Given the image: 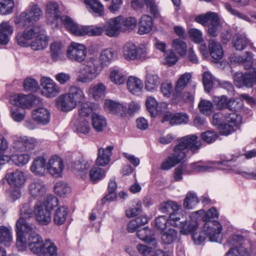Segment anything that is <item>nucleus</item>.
Listing matches in <instances>:
<instances>
[{
    "label": "nucleus",
    "mask_w": 256,
    "mask_h": 256,
    "mask_svg": "<svg viewBox=\"0 0 256 256\" xmlns=\"http://www.w3.org/2000/svg\"><path fill=\"white\" fill-rule=\"evenodd\" d=\"M116 58V53L112 48L102 50L100 52L98 60L95 56L88 58L76 72V80L83 84L91 82L98 76L102 69L108 66Z\"/></svg>",
    "instance_id": "f257e3e1"
},
{
    "label": "nucleus",
    "mask_w": 256,
    "mask_h": 256,
    "mask_svg": "<svg viewBox=\"0 0 256 256\" xmlns=\"http://www.w3.org/2000/svg\"><path fill=\"white\" fill-rule=\"evenodd\" d=\"M159 210L162 213H170V224L180 228L182 234H188L196 230V220H188L186 212L177 202L172 200L163 202L160 204Z\"/></svg>",
    "instance_id": "f03ea898"
},
{
    "label": "nucleus",
    "mask_w": 256,
    "mask_h": 256,
    "mask_svg": "<svg viewBox=\"0 0 256 256\" xmlns=\"http://www.w3.org/2000/svg\"><path fill=\"white\" fill-rule=\"evenodd\" d=\"M230 61L242 64L246 69L250 68L244 74L237 72L234 75V81L236 86L252 88L256 84V67H252L254 65L251 52H246L245 58L240 56H231Z\"/></svg>",
    "instance_id": "7ed1b4c3"
},
{
    "label": "nucleus",
    "mask_w": 256,
    "mask_h": 256,
    "mask_svg": "<svg viewBox=\"0 0 256 256\" xmlns=\"http://www.w3.org/2000/svg\"><path fill=\"white\" fill-rule=\"evenodd\" d=\"M60 22H62L66 28L75 36H82L86 34V26H78L66 16H60L58 4L55 2H51L49 4V23L52 28H57Z\"/></svg>",
    "instance_id": "20e7f679"
},
{
    "label": "nucleus",
    "mask_w": 256,
    "mask_h": 256,
    "mask_svg": "<svg viewBox=\"0 0 256 256\" xmlns=\"http://www.w3.org/2000/svg\"><path fill=\"white\" fill-rule=\"evenodd\" d=\"M222 226L218 221H208L206 222L203 226L202 230L199 234H194L192 236L193 240L196 244H200L204 242L206 237L212 242H220L221 241V232Z\"/></svg>",
    "instance_id": "39448f33"
},
{
    "label": "nucleus",
    "mask_w": 256,
    "mask_h": 256,
    "mask_svg": "<svg viewBox=\"0 0 256 256\" xmlns=\"http://www.w3.org/2000/svg\"><path fill=\"white\" fill-rule=\"evenodd\" d=\"M122 54L127 60L144 61L150 58L146 46H137L132 42H126L122 47Z\"/></svg>",
    "instance_id": "423d86ee"
},
{
    "label": "nucleus",
    "mask_w": 256,
    "mask_h": 256,
    "mask_svg": "<svg viewBox=\"0 0 256 256\" xmlns=\"http://www.w3.org/2000/svg\"><path fill=\"white\" fill-rule=\"evenodd\" d=\"M198 136L195 134L182 137L178 140V144L174 148L180 153H184L185 158L188 150H190L194 154L202 146V143L200 140H198Z\"/></svg>",
    "instance_id": "0eeeda50"
},
{
    "label": "nucleus",
    "mask_w": 256,
    "mask_h": 256,
    "mask_svg": "<svg viewBox=\"0 0 256 256\" xmlns=\"http://www.w3.org/2000/svg\"><path fill=\"white\" fill-rule=\"evenodd\" d=\"M29 234L28 243L30 251L40 256H48V247L46 246V244L43 241L42 237L34 232V230Z\"/></svg>",
    "instance_id": "6e6552de"
},
{
    "label": "nucleus",
    "mask_w": 256,
    "mask_h": 256,
    "mask_svg": "<svg viewBox=\"0 0 256 256\" xmlns=\"http://www.w3.org/2000/svg\"><path fill=\"white\" fill-rule=\"evenodd\" d=\"M87 49L86 46L81 44L72 42L66 50L67 58L72 62L82 63L87 60Z\"/></svg>",
    "instance_id": "1a4fd4ad"
},
{
    "label": "nucleus",
    "mask_w": 256,
    "mask_h": 256,
    "mask_svg": "<svg viewBox=\"0 0 256 256\" xmlns=\"http://www.w3.org/2000/svg\"><path fill=\"white\" fill-rule=\"evenodd\" d=\"M44 28L41 26L28 25L22 33H18L16 36L18 44L21 46H28L30 44L29 40L36 38L40 32L44 35Z\"/></svg>",
    "instance_id": "9d476101"
},
{
    "label": "nucleus",
    "mask_w": 256,
    "mask_h": 256,
    "mask_svg": "<svg viewBox=\"0 0 256 256\" xmlns=\"http://www.w3.org/2000/svg\"><path fill=\"white\" fill-rule=\"evenodd\" d=\"M226 122L221 123L218 128L221 134L228 136L235 131L242 122V117L234 112L226 114L224 117Z\"/></svg>",
    "instance_id": "9b49d317"
},
{
    "label": "nucleus",
    "mask_w": 256,
    "mask_h": 256,
    "mask_svg": "<svg viewBox=\"0 0 256 256\" xmlns=\"http://www.w3.org/2000/svg\"><path fill=\"white\" fill-rule=\"evenodd\" d=\"M244 237L241 235H234L228 240V243L234 246L230 248L225 256H249L252 252L251 249H247L242 244Z\"/></svg>",
    "instance_id": "f8f14e48"
},
{
    "label": "nucleus",
    "mask_w": 256,
    "mask_h": 256,
    "mask_svg": "<svg viewBox=\"0 0 256 256\" xmlns=\"http://www.w3.org/2000/svg\"><path fill=\"white\" fill-rule=\"evenodd\" d=\"M38 100L33 95L22 94L12 95L10 98V102L14 106L24 110L30 108Z\"/></svg>",
    "instance_id": "ddd939ff"
},
{
    "label": "nucleus",
    "mask_w": 256,
    "mask_h": 256,
    "mask_svg": "<svg viewBox=\"0 0 256 256\" xmlns=\"http://www.w3.org/2000/svg\"><path fill=\"white\" fill-rule=\"evenodd\" d=\"M36 220L42 224L46 225L48 222V198L43 201L38 200L34 207Z\"/></svg>",
    "instance_id": "4468645a"
},
{
    "label": "nucleus",
    "mask_w": 256,
    "mask_h": 256,
    "mask_svg": "<svg viewBox=\"0 0 256 256\" xmlns=\"http://www.w3.org/2000/svg\"><path fill=\"white\" fill-rule=\"evenodd\" d=\"M144 1L148 12L154 18H158L160 16V12L155 0H132L131 6L134 10H140L144 6Z\"/></svg>",
    "instance_id": "2eb2a0df"
},
{
    "label": "nucleus",
    "mask_w": 256,
    "mask_h": 256,
    "mask_svg": "<svg viewBox=\"0 0 256 256\" xmlns=\"http://www.w3.org/2000/svg\"><path fill=\"white\" fill-rule=\"evenodd\" d=\"M120 16H116L109 19L103 25L104 32L109 37H116L121 32Z\"/></svg>",
    "instance_id": "dca6fc26"
},
{
    "label": "nucleus",
    "mask_w": 256,
    "mask_h": 256,
    "mask_svg": "<svg viewBox=\"0 0 256 256\" xmlns=\"http://www.w3.org/2000/svg\"><path fill=\"white\" fill-rule=\"evenodd\" d=\"M230 160H228V161ZM226 162V161H210L206 162H202V161H199L191 164L190 166L196 172H204L211 171L214 168H220V165H224Z\"/></svg>",
    "instance_id": "f3484780"
},
{
    "label": "nucleus",
    "mask_w": 256,
    "mask_h": 256,
    "mask_svg": "<svg viewBox=\"0 0 256 256\" xmlns=\"http://www.w3.org/2000/svg\"><path fill=\"white\" fill-rule=\"evenodd\" d=\"M184 158V154L182 152L180 153L174 148V153L164 160L161 164L160 168L164 170H170L180 162Z\"/></svg>",
    "instance_id": "a211bd4d"
},
{
    "label": "nucleus",
    "mask_w": 256,
    "mask_h": 256,
    "mask_svg": "<svg viewBox=\"0 0 256 256\" xmlns=\"http://www.w3.org/2000/svg\"><path fill=\"white\" fill-rule=\"evenodd\" d=\"M20 216L16 222L20 220L22 228H24V229L26 230H33L34 226L30 224L27 220L32 216V210L30 208L28 204H22L20 208Z\"/></svg>",
    "instance_id": "6ab92c4d"
},
{
    "label": "nucleus",
    "mask_w": 256,
    "mask_h": 256,
    "mask_svg": "<svg viewBox=\"0 0 256 256\" xmlns=\"http://www.w3.org/2000/svg\"><path fill=\"white\" fill-rule=\"evenodd\" d=\"M42 11L36 6H33L28 9L26 12L21 15L25 26L27 24L38 21L42 16Z\"/></svg>",
    "instance_id": "aec40b11"
},
{
    "label": "nucleus",
    "mask_w": 256,
    "mask_h": 256,
    "mask_svg": "<svg viewBox=\"0 0 256 256\" xmlns=\"http://www.w3.org/2000/svg\"><path fill=\"white\" fill-rule=\"evenodd\" d=\"M30 194L35 198L44 196L47 192L46 184L39 179L32 182L28 186Z\"/></svg>",
    "instance_id": "412c9836"
},
{
    "label": "nucleus",
    "mask_w": 256,
    "mask_h": 256,
    "mask_svg": "<svg viewBox=\"0 0 256 256\" xmlns=\"http://www.w3.org/2000/svg\"><path fill=\"white\" fill-rule=\"evenodd\" d=\"M30 170L35 175L39 176H44L48 170L46 158L42 156L36 158L33 160Z\"/></svg>",
    "instance_id": "4be33fe9"
},
{
    "label": "nucleus",
    "mask_w": 256,
    "mask_h": 256,
    "mask_svg": "<svg viewBox=\"0 0 256 256\" xmlns=\"http://www.w3.org/2000/svg\"><path fill=\"white\" fill-rule=\"evenodd\" d=\"M56 106L64 112H68L75 108L68 93L62 94L56 99Z\"/></svg>",
    "instance_id": "5701e85b"
},
{
    "label": "nucleus",
    "mask_w": 256,
    "mask_h": 256,
    "mask_svg": "<svg viewBox=\"0 0 256 256\" xmlns=\"http://www.w3.org/2000/svg\"><path fill=\"white\" fill-rule=\"evenodd\" d=\"M67 93L75 108L78 104L86 101V96L83 90L78 86H70Z\"/></svg>",
    "instance_id": "b1692460"
},
{
    "label": "nucleus",
    "mask_w": 256,
    "mask_h": 256,
    "mask_svg": "<svg viewBox=\"0 0 256 256\" xmlns=\"http://www.w3.org/2000/svg\"><path fill=\"white\" fill-rule=\"evenodd\" d=\"M113 149L114 146H109L106 148H98V158L96 160V164L101 166L107 165L110 160Z\"/></svg>",
    "instance_id": "393cba45"
},
{
    "label": "nucleus",
    "mask_w": 256,
    "mask_h": 256,
    "mask_svg": "<svg viewBox=\"0 0 256 256\" xmlns=\"http://www.w3.org/2000/svg\"><path fill=\"white\" fill-rule=\"evenodd\" d=\"M20 220L18 222H16L17 240L16 246L18 250L20 251H24L26 248V238L25 236V233L32 232V230H26L24 228L22 227Z\"/></svg>",
    "instance_id": "a878e982"
},
{
    "label": "nucleus",
    "mask_w": 256,
    "mask_h": 256,
    "mask_svg": "<svg viewBox=\"0 0 256 256\" xmlns=\"http://www.w3.org/2000/svg\"><path fill=\"white\" fill-rule=\"evenodd\" d=\"M5 177L8 184L12 186L18 188L21 186L26 181V177L24 172L18 170L7 174Z\"/></svg>",
    "instance_id": "bb28decb"
},
{
    "label": "nucleus",
    "mask_w": 256,
    "mask_h": 256,
    "mask_svg": "<svg viewBox=\"0 0 256 256\" xmlns=\"http://www.w3.org/2000/svg\"><path fill=\"white\" fill-rule=\"evenodd\" d=\"M136 235L140 240L148 243L154 248L157 246L156 240L152 232V231L147 227L137 230Z\"/></svg>",
    "instance_id": "cd10ccee"
},
{
    "label": "nucleus",
    "mask_w": 256,
    "mask_h": 256,
    "mask_svg": "<svg viewBox=\"0 0 256 256\" xmlns=\"http://www.w3.org/2000/svg\"><path fill=\"white\" fill-rule=\"evenodd\" d=\"M106 88L102 82L91 84L88 90V94L96 100H102L104 96Z\"/></svg>",
    "instance_id": "c85d7f7f"
},
{
    "label": "nucleus",
    "mask_w": 256,
    "mask_h": 256,
    "mask_svg": "<svg viewBox=\"0 0 256 256\" xmlns=\"http://www.w3.org/2000/svg\"><path fill=\"white\" fill-rule=\"evenodd\" d=\"M64 48V44L61 40H55L50 44V56L54 61L56 62L62 59Z\"/></svg>",
    "instance_id": "c756f323"
},
{
    "label": "nucleus",
    "mask_w": 256,
    "mask_h": 256,
    "mask_svg": "<svg viewBox=\"0 0 256 256\" xmlns=\"http://www.w3.org/2000/svg\"><path fill=\"white\" fill-rule=\"evenodd\" d=\"M198 214L204 215L202 218L203 220L207 222L208 221H212L210 219L218 218V214L216 210L214 208H212L210 209L206 213L203 210H198L194 212H193L191 215L189 216V220L191 222L192 220H195L196 222V219L198 218ZM198 227V224H196Z\"/></svg>",
    "instance_id": "7c9ffc66"
},
{
    "label": "nucleus",
    "mask_w": 256,
    "mask_h": 256,
    "mask_svg": "<svg viewBox=\"0 0 256 256\" xmlns=\"http://www.w3.org/2000/svg\"><path fill=\"white\" fill-rule=\"evenodd\" d=\"M127 88L128 91L133 94H140L143 88V82L139 78L130 76L126 82Z\"/></svg>",
    "instance_id": "2f4dec72"
},
{
    "label": "nucleus",
    "mask_w": 256,
    "mask_h": 256,
    "mask_svg": "<svg viewBox=\"0 0 256 256\" xmlns=\"http://www.w3.org/2000/svg\"><path fill=\"white\" fill-rule=\"evenodd\" d=\"M153 20L151 16L148 14H144L138 22V33L144 34L150 32L153 28Z\"/></svg>",
    "instance_id": "473e14b6"
},
{
    "label": "nucleus",
    "mask_w": 256,
    "mask_h": 256,
    "mask_svg": "<svg viewBox=\"0 0 256 256\" xmlns=\"http://www.w3.org/2000/svg\"><path fill=\"white\" fill-rule=\"evenodd\" d=\"M91 164V162L80 159L73 162L72 164V167L74 170L78 172V174L82 178H85L88 176V170L90 168Z\"/></svg>",
    "instance_id": "72a5a7b5"
},
{
    "label": "nucleus",
    "mask_w": 256,
    "mask_h": 256,
    "mask_svg": "<svg viewBox=\"0 0 256 256\" xmlns=\"http://www.w3.org/2000/svg\"><path fill=\"white\" fill-rule=\"evenodd\" d=\"M179 234L178 232L174 228H169L162 232L161 239L164 244H171L179 240Z\"/></svg>",
    "instance_id": "f704fd0d"
},
{
    "label": "nucleus",
    "mask_w": 256,
    "mask_h": 256,
    "mask_svg": "<svg viewBox=\"0 0 256 256\" xmlns=\"http://www.w3.org/2000/svg\"><path fill=\"white\" fill-rule=\"evenodd\" d=\"M208 50L210 56L214 60H218L223 56L224 52L221 45L214 40H209Z\"/></svg>",
    "instance_id": "c9c22d12"
},
{
    "label": "nucleus",
    "mask_w": 256,
    "mask_h": 256,
    "mask_svg": "<svg viewBox=\"0 0 256 256\" xmlns=\"http://www.w3.org/2000/svg\"><path fill=\"white\" fill-rule=\"evenodd\" d=\"M160 83V80L158 75L148 74L145 78V89L148 92H154L158 88Z\"/></svg>",
    "instance_id": "e433bc0d"
},
{
    "label": "nucleus",
    "mask_w": 256,
    "mask_h": 256,
    "mask_svg": "<svg viewBox=\"0 0 256 256\" xmlns=\"http://www.w3.org/2000/svg\"><path fill=\"white\" fill-rule=\"evenodd\" d=\"M13 32V28L8 22H2L0 24V44H6L9 41V36Z\"/></svg>",
    "instance_id": "4c0bfd02"
},
{
    "label": "nucleus",
    "mask_w": 256,
    "mask_h": 256,
    "mask_svg": "<svg viewBox=\"0 0 256 256\" xmlns=\"http://www.w3.org/2000/svg\"><path fill=\"white\" fill-rule=\"evenodd\" d=\"M89 11L94 16H102L104 12L103 5L97 0H84Z\"/></svg>",
    "instance_id": "58836bf2"
},
{
    "label": "nucleus",
    "mask_w": 256,
    "mask_h": 256,
    "mask_svg": "<svg viewBox=\"0 0 256 256\" xmlns=\"http://www.w3.org/2000/svg\"><path fill=\"white\" fill-rule=\"evenodd\" d=\"M92 126L97 132H102L106 126V118L98 113L93 112L92 114Z\"/></svg>",
    "instance_id": "ea45409f"
},
{
    "label": "nucleus",
    "mask_w": 256,
    "mask_h": 256,
    "mask_svg": "<svg viewBox=\"0 0 256 256\" xmlns=\"http://www.w3.org/2000/svg\"><path fill=\"white\" fill-rule=\"evenodd\" d=\"M192 78V74L190 72H186L180 75L176 81L174 90L179 94L187 86Z\"/></svg>",
    "instance_id": "a19ab883"
},
{
    "label": "nucleus",
    "mask_w": 256,
    "mask_h": 256,
    "mask_svg": "<svg viewBox=\"0 0 256 256\" xmlns=\"http://www.w3.org/2000/svg\"><path fill=\"white\" fill-rule=\"evenodd\" d=\"M44 35H41L40 32L35 38L36 39L32 42L30 46L34 50H41L45 48L47 46V37L46 30L44 29Z\"/></svg>",
    "instance_id": "79ce46f5"
},
{
    "label": "nucleus",
    "mask_w": 256,
    "mask_h": 256,
    "mask_svg": "<svg viewBox=\"0 0 256 256\" xmlns=\"http://www.w3.org/2000/svg\"><path fill=\"white\" fill-rule=\"evenodd\" d=\"M109 78L114 84L121 85L124 83L126 79V75L122 70L114 69L110 71Z\"/></svg>",
    "instance_id": "37998d69"
},
{
    "label": "nucleus",
    "mask_w": 256,
    "mask_h": 256,
    "mask_svg": "<svg viewBox=\"0 0 256 256\" xmlns=\"http://www.w3.org/2000/svg\"><path fill=\"white\" fill-rule=\"evenodd\" d=\"M248 44V40L244 34H237L233 38L232 44L238 50H244Z\"/></svg>",
    "instance_id": "c03bdc74"
},
{
    "label": "nucleus",
    "mask_w": 256,
    "mask_h": 256,
    "mask_svg": "<svg viewBox=\"0 0 256 256\" xmlns=\"http://www.w3.org/2000/svg\"><path fill=\"white\" fill-rule=\"evenodd\" d=\"M53 190L57 196H65L70 192L71 188L66 182L60 180L54 184Z\"/></svg>",
    "instance_id": "a18cd8bd"
},
{
    "label": "nucleus",
    "mask_w": 256,
    "mask_h": 256,
    "mask_svg": "<svg viewBox=\"0 0 256 256\" xmlns=\"http://www.w3.org/2000/svg\"><path fill=\"white\" fill-rule=\"evenodd\" d=\"M32 116L38 122L46 124L48 123V111L44 108H38L33 111Z\"/></svg>",
    "instance_id": "49530a36"
},
{
    "label": "nucleus",
    "mask_w": 256,
    "mask_h": 256,
    "mask_svg": "<svg viewBox=\"0 0 256 256\" xmlns=\"http://www.w3.org/2000/svg\"><path fill=\"white\" fill-rule=\"evenodd\" d=\"M12 241V232L10 228L6 226H0V244L6 246Z\"/></svg>",
    "instance_id": "de8ad7c7"
},
{
    "label": "nucleus",
    "mask_w": 256,
    "mask_h": 256,
    "mask_svg": "<svg viewBox=\"0 0 256 256\" xmlns=\"http://www.w3.org/2000/svg\"><path fill=\"white\" fill-rule=\"evenodd\" d=\"M68 215L67 208L64 206H62L58 208L54 215V222L58 225L62 224L66 221Z\"/></svg>",
    "instance_id": "09e8293b"
},
{
    "label": "nucleus",
    "mask_w": 256,
    "mask_h": 256,
    "mask_svg": "<svg viewBox=\"0 0 256 256\" xmlns=\"http://www.w3.org/2000/svg\"><path fill=\"white\" fill-rule=\"evenodd\" d=\"M172 48L180 56H184L187 51L186 43L180 38H176L172 40Z\"/></svg>",
    "instance_id": "8fccbe9b"
},
{
    "label": "nucleus",
    "mask_w": 256,
    "mask_h": 256,
    "mask_svg": "<svg viewBox=\"0 0 256 256\" xmlns=\"http://www.w3.org/2000/svg\"><path fill=\"white\" fill-rule=\"evenodd\" d=\"M198 203V198L194 192H190L186 196L184 202V206L186 209L194 208Z\"/></svg>",
    "instance_id": "3c124183"
},
{
    "label": "nucleus",
    "mask_w": 256,
    "mask_h": 256,
    "mask_svg": "<svg viewBox=\"0 0 256 256\" xmlns=\"http://www.w3.org/2000/svg\"><path fill=\"white\" fill-rule=\"evenodd\" d=\"M146 108L152 117H154L160 110L158 109L156 100L152 96L148 97L146 102Z\"/></svg>",
    "instance_id": "603ef678"
},
{
    "label": "nucleus",
    "mask_w": 256,
    "mask_h": 256,
    "mask_svg": "<svg viewBox=\"0 0 256 256\" xmlns=\"http://www.w3.org/2000/svg\"><path fill=\"white\" fill-rule=\"evenodd\" d=\"M218 16L217 14L214 12H208L206 14H202L198 16L195 18V20L204 26H208L212 22L214 18Z\"/></svg>",
    "instance_id": "864d4df0"
},
{
    "label": "nucleus",
    "mask_w": 256,
    "mask_h": 256,
    "mask_svg": "<svg viewBox=\"0 0 256 256\" xmlns=\"http://www.w3.org/2000/svg\"><path fill=\"white\" fill-rule=\"evenodd\" d=\"M89 176L90 180L97 182L106 176L104 170L102 168L93 166L90 171Z\"/></svg>",
    "instance_id": "5fc2aeb1"
},
{
    "label": "nucleus",
    "mask_w": 256,
    "mask_h": 256,
    "mask_svg": "<svg viewBox=\"0 0 256 256\" xmlns=\"http://www.w3.org/2000/svg\"><path fill=\"white\" fill-rule=\"evenodd\" d=\"M93 104L88 102L85 101L80 104L78 108V114L80 116L84 118L88 116L91 114H92Z\"/></svg>",
    "instance_id": "6e6d98bb"
},
{
    "label": "nucleus",
    "mask_w": 256,
    "mask_h": 256,
    "mask_svg": "<svg viewBox=\"0 0 256 256\" xmlns=\"http://www.w3.org/2000/svg\"><path fill=\"white\" fill-rule=\"evenodd\" d=\"M14 6L13 0H0V14H8L12 13Z\"/></svg>",
    "instance_id": "4d7b16f0"
},
{
    "label": "nucleus",
    "mask_w": 256,
    "mask_h": 256,
    "mask_svg": "<svg viewBox=\"0 0 256 256\" xmlns=\"http://www.w3.org/2000/svg\"><path fill=\"white\" fill-rule=\"evenodd\" d=\"M200 112L205 114L210 115L212 112L213 105L212 103L206 100H202L198 104Z\"/></svg>",
    "instance_id": "13d9d810"
},
{
    "label": "nucleus",
    "mask_w": 256,
    "mask_h": 256,
    "mask_svg": "<svg viewBox=\"0 0 256 256\" xmlns=\"http://www.w3.org/2000/svg\"><path fill=\"white\" fill-rule=\"evenodd\" d=\"M215 78L208 72H204L203 74L202 82L205 90L209 92L212 86L214 81Z\"/></svg>",
    "instance_id": "bf43d9fd"
},
{
    "label": "nucleus",
    "mask_w": 256,
    "mask_h": 256,
    "mask_svg": "<svg viewBox=\"0 0 256 256\" xmlns=\"http://www.w3.org/2000/svg\"><path fill=\"white\" fill-rule=\"evenodd\" d=\"M164 56L162 62L164 64L168 66L175 64L178 60L176 54L172 50H168L165 52Z\"/></svg>",
    "instance_id": "052dcab7"
},
{
    "label": "nucleus",
    "mask_w": 256,
    "mask_h": 256,
    "mask_svg": "<svg viewBox=\"0 0 256 256\" xmlns=\"http://www.w3.org/2000/svg\"><path fill=\"white\" fill-rule=\"evenodd\" d=\"M208 33L212 36H216L218 35L220 25L218 16L214 18V19L208 25Z\"/></svg>",
    "instance_id": "680f3d73"
},
{
    "label": "nucleus",
    "mask_w": 256,
    "mask_h": 256,
    "mask_svg": "<svg viewBox=\"0 0 256 256\" xmlns=\"http://www.w3.org/2000/svg\"><path fill=\"white\" fill-rule=\"evenodd\" d=\"M188 121V117L184 113H176L173 116L171 120V125L185 124Z\"/></svg>",
    "instance_id": "e2e57ef3"
},
{
    "label": "nucleus",
    "mask_w": 256,
    "mask_h": 256,
    "mask_svg": "<svg viewBox=\"0 0 256 256\" xmlns=\"http://www.w3.org/2000/svg\"><path fill=\"white\" fill-rule=\"evenodd\" d=\"M136 249L144 256H157L156 250L152 247H148L144 244H138Z\"/></svg>",
    "instance_id": "0e129e2a"
},
{
    "label": "nucleus",
    "mask_w": 256,
    "mask_h": 256,
    "mask_svg": "<svg viewBox=\"0 0 256 256\" xmlns=\"http://www.w3.org/2000/svg\"><path fill=\"white\" fill-rule=\"evenodd\" d=\"M122 18L120 20V26H124L128 29H134L136 26L137 20L134 17L125 18L120 16Z\"/></svg>",
    "instance_id": "69168bd1"
},
{
    "label": "nucleus",
    "mask_w": 256,
    "mask_h": 256,
    "mask_svg": "<svg viewBox=\"0 0 256 256\" xmlns=\"http://www.w3.org/2000/svg\"><path fill=\"white\" fill-rule=\"evenodd\" d=\"M30 158L28 154L26 153L16 154L12 156L13 161L18 166L26 164L28 162Z\"/></svg>",
    "instance_id": "338daca9"
},
{
    "label": "nucleus",
    "mask_w": 256,
    "mask_h": 256,
    "mask_svg": "<svg viewBox=\"0 0 256 256\" xmlns=\"http://www.w3.org/2000/svg\"><path fill=\"white\" fill-rule=\"evenodd\" d=\"M11 116L14 121L19 122L24 120L25 111L24 109L14 106L11 108Z\"/></svg>",
    "instance_id": "774afa93"
}]
</instances>
